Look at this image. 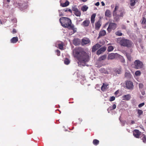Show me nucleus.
Returning <instances> with one entry per match:
<instances>
[{
    "label": "nucleus",
    "mask_w": 146,
    "mask_h": 146,
    "mask_svg": "<svg viewBox=\"0 0 146 146\" xmlns=\"http://www.w3.org/2000/svg\"><path fill=\"white\" fill-rule=\"evenodd\" d=\"M113 70L116 74H120L122 73V70L121 67L119 66L117 68H114Z\"/></svg>",
    "instance_id": "6e6552de"
},
{
    "label": "nucleus",
    "mask_w": 146,
    "mask_h": 146,
    "mask_svg": "<svg viewBox=\"0 0 146 146\" xmlns=\"http://www.w3.org/2000/svg\"><path fill=\"white\" fill-rule=\"evenodd\" d=\"M141 138L143 140V142L146 143V136L143 134L141 136Z\"/></svg>",
    "instance_id": "393cba45"
},
{
    "label": "nucleus",
    "mask_w": 146,
    "mask_h": 146,
    "mask_svg": "<svg viewBox=\"0 0 146 146\" xmlns=\"http://www.w3.org/2000/svg\"><path fill=\"white\" fill-rule=\"evenodd\" d=\"M17 32L16 30L15 29H13V31H12V33L13 34H15Z\"/></svg>",
    "instance_id": "603ef678"
},
{
    "label": "nucleus",
    "mask_w": 146,
    "mask_h": 146,
    "mask_svg": "<svg viewBox=\"0 0 146 146\" xmlns=\"http://www.w3.org/2000/svg\"><path fill=\"white\" fill-rule=\"evenodd\" d=\"M117 54V53H111L109 54L108 56V60H112L114 59L115 57Z\"/></svg>",
    "instance_id": "ddd939ff"
},
{
    "label": "nucleus",
    "mask_w": 146,
    "mask_h": 146,
    "mask_svg": "<svg viewBox=\"0 0 146 146\" xmlns=\"http://www.w3.org/2000/svg\"><path fill=\"white\" fill-rule=\"evenodd\" d=\"M119 119L120 121L121 122V125L123 126H124L125 124V121H121V120H120V118H119Z\"/></svg>",
    "instance_id": "de8ad7c7"
},
{
    "label": "nucleus",
    "mask_w": 146,
    "mask_h": 146,
    "mask_svg": "<svg viewBox=\"0 0 146 146\" xmlns=\"http://www.w3.org/2000/svg\"><path fill=\"white\" fill-rule=\"evenodd\" d=\"M113 16L115 21L118 22L119 20V14H117V12L113 13Z\"/></svg>",
    "instance_id": "f8f14e48"
},
{
    "label": "nucleus",
    "mask_w": 146,
    "mask_h": 146,
    "mask_svg": "<svg viewBox=\"0 0 146 146\" xmlns=\"http://www.w3.org/2000/svg\"><path fill=\"white\" fill-rule=\"evenodd\" d=\"M141 23L142 24H146V19L144 17H143V19Z\"/></svg>",
    "instance_id": "c03bdc74"
},
{
    "label": "nucleus",
    "mask_w": 146,
    "mask_h": 146,
    "mask_svg": "<svg viewBox=\"0 0 146 146\" xmlns=\"http://www.w3.org/2000/svg\"><path fill=\"white\" fill-rule=\"evenodd\" d=\"M101 25L100 21H98L95 24V28L96 30H98L100 28Z\"/></svg>",
    "instance_id": "5701e85b"
},
{
    "label": "nucleus",
    "mask_w": 146,
    "mask_h": 146,
    "mask_svg": "<svg viewBox=\"0 0 146 146\" xmlns=\"http://www.w3.org/2000/svg\"><path fill=\"white\" fill-rule=\"evenodd\" d=\"M106 32L105 30H102L99 33V36H104L106 35Z\"/></svg>",
    "instance_id": "a878e982"
},
{
    "label": "nucleus",
    "mask_w": 146,
    "mask_h": 146,
    "mask_svg": "<svg viewBox=\"0 0 146 146\" xmlns=\"http://www.w3.org/2000/svg\"><path fill=\"white\" fill-rule=\"evenodd\" d=\"M68 28L69 29H71L73 31V33H72L73 34L76 33V32L77 29L74 27L73 25H71V26H70V27Z\"/></svg>",
    "instance_id": "4be33fe9"
},
{
    "label": "nucleus",
    "mask_w": 146,
    "mask_h": 146,
    "mask_svg": "<svg viewBox=\"0 0 146 146\" xmlns=\"http://www.w3.org/2000/svg\"><path fill=\"white\" fill-rule=\"evenodd\" d=\"M64 63L66 65L70 63V61L67 58H66L64 61Z\"/></svg>",
    "instance_id": "f704fd0d"
},
{
    "label": "nucleus",
    "mask_w": 146,
    "mask_h": 146,
    "mask_svg": "<svg viewBox=\"0 0 146 146\" xmlns=\"http://www.w3.org/2000/svg\"><path fill=\"white\" fill-rule=\"evenodd\" d=\"M17 5L19 6L20 9L22 11L27 8L28 6L27 3L26 2H24L23 3H17Z\"/></svg>",
    "instance_id": "0eeeda50"
},
{
    "label": "nucleus",
    "mask_w": 146,
    "mask_h": 146,
    "mask_svg": "<svg viewBox=\"0 0 146 146\" xmlns=\"http://www.w3.org/2000/svg\"><path fill=\"white\" fill-rule=\"evenodd\" d=\"M74 14L77 17H80L81 15L80 11L79 10L74 12Z\"/></svg>",
    "instance_id": "c756f323"
},
{
    "label": "nucleus",
    "mask_w": 146,
    "mask_h": 146,
    "mask_svg": "<svg viewBox=\"0 0 146 146\" xmlns=\"http://www.w3.org/2000/svg\"><path fill=\"white\" fill-rule=\"evenodd\" d=\"M95 5L96 6H98L100 5V3L98 2L95 4Z\"/></svg>",
    "instance_id": "5fc2aeb1"
},
{
    "label": "nucleus",
    "mask_w": 146,
    "mask_h": 146,
    "mask_svg": "<svg viewBox=\"0 0 146 146\" xmlns=\"http://www.w3.org/2000/svg\"><path fill=\"white\" fill-rule=\"evenodd\" d=\"M137 0H130V5L131 6L134 5Z\"/></svg>",
    "instance_id": "7c9ffc66"
},
{
    "label": "nucleus",
    "mask_w": 146,
    "mask_h": 146,
    "mask_svg": "<svg viewBox=\"0 0 146 146\" xmlns=\"http://www.w3.org/2000/svg\"><path fill=\"white\" fill-rule=\"evenodd\" d=\"M135 123V122L134 121L132 120L131 121V123L130 124L131 125H132V124H134Z\"/></svg>",
    "instance_id": "4d7b16f0"
},
{
    "label": "nucleus",
    "mask_w": 146,
    "mask_h": 146,
    "mask_svg": "<svg viewBox=\"0 0 146 146\" xmlns=\"http://www.w3.org/2000/svg\"><path fill=\"white\" fill-rule=\"evenodd\" d=\"M69 4V2L67 1L66 0L65 3H60V5L62 6V7H65L67 6H68Z\"/></svg>",
    "instance_id": "6ab92c4d"
},
{
    "label": "nucleus",
    "mask_w": 146,
    "mask_h": 146,
    "mask_svg": "<svg viewBox=\"0 0 146 146\" xmlns=\"http://www.w3.org/2000/svg\"><path fill=\"white\" fill-rule=\"evenodd\" d=\"M108 85H105L104 84H103V85L101 87V89L102 91H104L105 89H106L107 88Z\"/></svg>",
    "instance_id": "473e14b6"
},
{
    "label": "nucleus",
    "mask_w": 146,
    "mask_h": 146,
    "mask_svg": "<svg viewBox=\"0 0 146 146\" xmlns=\"http://www.w3.org/2000/svg\"><path fill=\"white\" fill-rule=\"evenodd\" d=\"M126 55L128 60H130L131 59V55L129 53H126Z\"/></svg>",
    "instance_id": "4c0bfd02"
},
{
    "label": "nucleus",
    "mask_w": 146,
    "mask_h": 146,
    "mask_svg": "<svg viewBox=\"0 0 146 146\" xmlns=\"http://www.w3.org/2000/svg\"><path fill=\"white\" fill-rule=\"evenodd\" d=\"M59 21L61 25L63 27L69 28L72 24L71 20L66 17H62L59 19Z\"/></svg>",
    "instance_id": "7ed1b4c3"
},
{
    "label": "nucleus",
    "mask_w": 146,
    "mask_h": 146,
    "mask_svg": "<svg viewBox=\"0 0 146 146\" xmlns=\"http://www.w3.org/2000/svg\"><path fill=\"white\" fill-rule=\"evenodd\" d=\"M144 85L142 83H140L139 84V89H142Z\"/></svg>",
    "instance_id": "37998d69"
},
{
    "label": "nucleus",
    "mask_w": 146,
    "mask_h": 146,
    "mask_svg": "<svg viewBox=\"0 0 146 146\" xmlns=\"http://www.w3.org/2000/svg\"><path fill=\"white\" fill-rule=\"evenodd\" d=\"M18 41V38L17 37H14L12 38L11 40V43H15Z\"/></svg>",
    "instance_id": "a211bd4d"
},
{
    "label": "nucleus",
    "mask_w": 146,
    "mask_h": 146,
    "mask_svg": "<svg viewBox=\"0 0 146 146\" xmlns=\"http://www.w3.org/2000/svg\"><path fill=\"white\" fill-rule=\"evenodd\" d=\"M144 104H145L144 103H143V102L142 103H141L139 104L138 105V107L139 108H141V107H142L144 105Z\"/></svg>",
    "instance_id": "09e8293b"
},
{
    "label": "nucleus",
    "mask_w": 146,
    "mask_h": 146,
    "mask_svg": "<svg viewBox=\"0 0 146 146\" xmlns=\"http://www.w3.org/2000/svg\"><path fill=\"white\" fill-rule=\"evenodd\" d=\"M137 113L139 116H140L143 113V111L141 110L138 109L137 110Z\"/></svg>",
    "instance_id": "a19ab883"
},
{
    "label": "nucleus",
    "mask_w": 146,
    "mask_h": 146,
    "mask_svg": "<svg viewBox=\"0 0 146 146\" xmlns=\"http://www.w3.org/2000/svg\"><path fill=\"white\" fill-rule=\"evenodd\" d=\"M12 21H14L15 22L16 21V19H13L12 20H11Z\"/></svg>",
    "instance_id": "338daca9"
},
{
    "label": "nucleus",
    "mask_w": 146,
    "mask_h": 146,
    "mask_svg": "<svg viewBox=\"0 0 146 146\" xmlns=\"http://www.w3.org/2000/svg\"><path fill=\"white\" fill-rule=\"evenodd\" d=\"M123 100H129L131 98L130 94H128L126 95H124L123 96Z\"/></svg>",
    "instance_id": "f3484780"
},
{
    "label": "nucleus",
    "mask_w": 146,
    "mask_h": 146,
    "mask_svg": "<svg viewBox=\"0 0 146 146\" xmlns=\"http://www.w3.org/2000/svg\"><path fill=\"white\" fill-rule=\"evenodd\" d=\"M119 8L118 6L116 5L115 6V8H114V10L113 11V13L117 12H116V10L118 9Z\"/></svg>",
    "instance_id": "a18cd8bd"
},
{
    "label": "nucleus",
    "mask_w": 146,
    "mask_h": 146,
    "mask_svg": "<svg viewBox=\"0 0 146 146\" xmlns=\"http://www.w3.org/2000/svg\"><path fill=\"white\" fill-rule=\"evenodd\" d=\"M111 15V13L109 10H107L105 12V15L108 17H109Z\"/></svg>",
    "instance_id": "bb28decb"
},
{
    "label": "nucleus",
    "mask_w": 146,
    "mask_h": 146,
    "mask_svg": "<svg viewBox=\"0 0 146 146\" xmlns=\"http://www.w3.org/2000/svg\"><path fill=\"white\" fill-rule=\"evenodd\" d=\"M68 11H69L71 13H72V10L70 9H68Z\"/></svg>",
    "instance_id": "6e6d98bb"
},
{
    "label": "nucleus",
    "mask_w": 146,
    "mask_h": 146,
    "mask_svg": "<svg viewBox=\"0 0 146 146\" xmlns=\"http://www.w3.org/2000/svg\"><path fill=\"white\" fill-rule=\"evenodd\" d=\"M58 46L60 49L62 50L63 48V46L62 44L60 43L58 44Z\"/></svg>",
    "instance_id": "79ce46f5"
},
{
    "label": "nucleus",
    "mask_w": 146,
    "mask_h": 146,
    "mask_svg": "<svg viewBox=\"0 0 146 146\" xmlns=\"http://www.w3.org/2000/svg\"><path fill=\"white\" fill-rule=\"evenodd\" d=\"M119 93V91L118 90H117L116 91L115 93V95H116L117 94Z\"/></svg>",
    "instance_id": "680f3d73"
},
{
    "label": "nucleus",
    "mask_w": 146,
    "mask_h": 146,
    "mask_svg": "<svg viewBox=\"0 0 146 146\" xmlns=\"http://www.w3.org/2000/svg\"><path fill=\"white\" fill-rule=\"evenodd\" d=\"M141 94L143 95H144L145 94V92L144 91L141 92Z\"/></svg>",
    "instance_id": "bf43d9fd"
},
{
    "label": "nucleus",
    "mask_w": 146,
    "mask_h": 146,
    "mask_svg": "<svg viewBox=\"0 0 146 146\" xmlns=\"http://www.w3.org/2000/svg\"><path fill=\"white\" fill-rule=\"evenodd\" d=\"M79 41H80L79 39L78 38H74L73 40V43L75 45H78L80 44Z\"/></svg>",
    "instance_id": "dca6fc26"
},
{
    "label": "nucleus",
    "mask_w": 146,
    "mask_h": 146,
    "mask_svg": "<svg viewBox=\"0 0 146 146\" xmlns=\"http://www.w3.org/2000/svg\"><path fill=\"white\" fill-rule=\"evenodd\" d=\"M102 46L101 45L99 44L98 43H97L96 44L93 46L92 50V52H94L99 48H100Z\"/></svg>",
    "instance_id": "9d476101"
},
{
    "label": "nucleus",
    "mask_w": 146,
    "mask_h": 146,
    "mask_svg": "<svg viewBox=\"0 0 146 146\" xmlns=\"http://www.w3.org/2000/svg\"><path fill=\"white\" fill-rule=\"evenodd\" d=\"M135 74L136 76H139L141 74V72L140 71L137 70L135 73Z\"/></svg>",
    "instance_id": "ea45409f"
},
{
    "label": "nucleus",
    "mask_w": 146,
    "mask_h": 146,
    "mask_svg": "<svg viewBox=\"0 0 146 146\" xmlns=\"http://www.w3.org/2000/svg\"><path fill=\"white\" fill-rule=\"evenodd\" d=\"M141 132L137 129L134 130L133 132V135L134 137L137 138H139Z\"/></svg>",
    "instance_id": "9b49d317"
},
{
    "label": "nucleus",
    "mask_w": 146,
    "mask_h": 146,
    "mask_svg": "<svg viewBox=\"0 0 146 146\" xmlns=\"http://www.w3.org/2000/svg\"><path fill=\"white\" fill-rule=\"evenodd\" d=\"M82 44H86L89 43L90 40L88 38H84L82 39Z\"/></svg>",
    "instance_id": "2eb2a0df"
},
{
    "label": "nucleus",
    "mask_w": 146,
    "mask_h": 146,
    "mask_svg": "<svg viewBox=\"0 0 146 146\" xmlns=\"http://www.w3.org/2000/svg\"><path fill=\"white\" fill-rule=\"evenodd\" d=\"M58 11H59V16L60 17H62V16H63L64 15L63 14V13H60V10H59Z\"/></svg>",
    "instance_id": "864d4df0"
},
{
    "label": "nucleus",
    "mask_w": 146,
    "mask_h": 146,
    "mask_svg": "<svg viewBox=\"0 0 146 146\" xmlns=\"http://www.w3.org/2000/svg\"><path fill=\"white\" fill-rule=\"evenodd\" d=\"M113 49V48L112 46H109L108 48V52H110L112 51Z\"/></svg>",
    "instance_id": "c9c22d12"
},
{
    "label": "nucleus",
    "mask_w": 146,
    "mask_h": 146,
    "mask_svg": "<svg viewBox=\"0 0 146 146\" xmlns=\"http://www.w3.org/2000/svg\"><path fill=\"white\" fill-rule=\"evenodd\" d=\"M72 10L74 12L78 10V9L77 8L76 6H73L72 8Z\"/></svg>",
    "instance_id": "58836bf2"
},
{
    "label": "nucleus",
    "mask_w": 146,
    "mask_h": 146,
    "mask_svg": "<svg viewBox=\"0 0 146 146\" xmlns=\"http://www.w3.org/2000/svg\"><path fill=\"white\" fill-rule=\"evenodd\" d=\"M74 57L77 58L80 61L84 62H88L89 60V57L88 54L81 48H75L73 50Z\"/></svg>",
    "instance_id": "f257e3e1"
},
{
    "label": "nucleus",
    "mask_w": 146,
    "mask_h": 146,
    "mask_svg": "<svg viewBox=\"0 0 146 146\" xmlns=\"http://www.w3.org/2000/svg\"><path fill=\"white\" fill-rule=\"evenodd\" d=\"M115 34L116 35L119 36H121L122 35V33L120 32V31H117L115 33Z\"/></svg>",
    "instance_id": "e433bc0d"
},
{
    "label": "nucleus",
    "mask_w": 146,
    "mask_h": 146,
    "mask_svg": "<svg viewBox=\"0 0 146 146\" xmlns=\"http://www.w3.org/2000/svg\"><path fill=\"white\" fill-rule=\"evenodd\" d=\"M90 23V21L89 20H86L82 23L81 25L84 27H87L89 26Z\"/></svg>",
    "instance_id": "4468645a"
},
{
    "label": "nucleus",
    "mask_w": 146,
    "mask_h": 146,
    "mask_svg": "<svg viewBox=\"0 0 146 146\" xmlns=\"http://www.w3.org/2000/svg\"><path fill=\"white\" fill-rule=\"evenodd\" d=\"M122 28L123 29H126V27L124 25H123V26L122 27Z\"/></svg>",
    "instance_id": "0e129e2a"
},
{
    "label": "nucleus",
    "mask_w": 146,
    "mask_h": 146,
    "mask_svg": "<svg viewBox=\"0 0 146 146\" xmlns=\"http://www.w3.org/2000/svg\"><path fill=\"white\" fill-rule=\"evenodd\" d=\"M99 141L96 139H94L93 141V144L95 145H98L99 143Z\"/></svg>",
    "instance_id": "2f4dec72"
},
{
    "label": "nucleus",
    "mask_w": 146,
    "mask_h": 146,
    "mask_svg": "<svg viewBox=\"0 0 146 146\" xmlns=\"http://www.w3.org/2000/svg\"><path fill=\"white\" fill-rule=\"evenodd\" d=\"M115 99V97L114 96H112L110 98L109 100L110 102H112L114 101Z\"/></svg>",
    "instance_id": "49530a36"
},
{
    "label": "nucleus",
    "mask_w": 146,
    "mask_h": 146,
    "mask_svg": "<svg viewBox=\"0 0 146 146\" xmlns=\"http://www.w3.org/2000/svg\"><path fill=\"white\" fill-rule=\"evenodd\" d=\"M116 108V105L115 104H113L112 107L110 106L109 108L107 109L108 111V110L109 109H110V110H112L115 109Z\"/></svg>",
    "instance_id": "72a5a7b5"
},
{
    "label": "nucleus",
    "mask_w": 146,
    "mask_h": 146,
    "mask_svg": "<svg viewBox=\"0 0 146 146\" xmlns=\"http://www.w3.org/2000/svg\"><path fill=\"white\" fill-rule=\"evenodd\" d=\"M88 8V7L87 5H84L81 8V10L83 12L86 11Z\"/></svg>",
    "instance_id": "cd10ccee"
},
{
    "label": "nucleus",
    "mask_w": 146,
    "mask_h": 146,
    "mask_svg": "<svg viewBox=\"0 0 146 146\" xmlns=\"http://www.w3.org/2000/svg\"><path fill=\"white\" fill-rule=\"evenodd\" d=\"M127 23H129V21H127Z\"/></svg>",
    "instance_id": "774afa93"
},
{
    "label": "nucleus",
    "mask_w": 146,
    "mask_h": 146,
    "mask_svg": "<svg viewBox=\"0 0 146 146\" xmlns=\"http://www.w3.org/2000/svg\"><path fill=\"white\" fill-rule=\"evenodd\" d=\"M131 74L130 72H125V76L126 78L127 79H129L131 78Z\"/></svg>",
    "instance_id": "412c9836"
},
{
    "label": "nucleus",
    "mask_w": 146,
    "mask_h": 146,
    "mask_svg": "<svg viewBox=\"0 0 146 146\" xmlns=\"http://www.w3.org/2000/svg\"><path fill=\"white\" fill-rule=\"evenodd\" d=\"M4 1H6L8 3H9L10 1V0H4Z\"/></svg>",
    "instance_id": "e2e57ef3"
},
{
    "label": "nucleus",
    "mask_w": 146,
    "mask_h": 146,
    "mask_svg": "<svg viewBox=\"0 0 146 146\" xmlns=\"http://www.w3.org/2000/svg\"><path fill=\"white\" fill-rule=\"evenodd\" d=\"M100 72L102 73H104L105 74H108V72L104 68H101L99 70Z\"/></svg>",
    "instance_id": "b1692460"
},
{
    "label": "nucleus",
    "mask_w": 146,
    "mask_h": 146,
    "mask_svg": "<svg viewBox=\"0 0 146 146\" xmlns=\"http://www.w3.org/2000/svg\"><path fill=\"white\" fill-rule=\"evenodd\" d=\"M101 3L102 6H104L105 5V4L103 1H102Z\"/></svg>",
    "instance_id": "052dcab7"
},
{
    "label": "nucleus",
    "mask_w": 146,
    "mask_h": 146,
    "mask_svg": "<svg viewBox=\"0 0 146 146\" xmlns=\"http://www.w3.org/2000/svg\"><path fill=\"white\" fill-rule=\"evenodd\" d=\"M116 27V25L115 23H110L107 29V30L109 32L111 31V29L114 30Z\"/></svg>",
    "instance_id": "39448f33"
},
{
    "label": "nucleus",
    "mask_w": 146,
    "mask_h": 146,
    "mask_svg": "<svg viewBox=\"0 0 146 146\" xmlns=\"http://www.w3.org/2000/svg\"><path fill=\"white\" fill-rule=\"evenodd\" d=\"M126 88L128 90H133V83L130 81H126Z\"/></svg>",
    "instance_id": "423d86ee"
},
{
    "label": "nucleus",
    "mask_w": 146,
    "mask_h": 146,
    "mask_svg": "<svg viewBox=\"0 0 146 146\" xmlns=\"http://www.w3.org/2000/svg\"><path fill=\"white\" fill-rule=\"evenodd\" d=\"M81 1L83 2H86L87 0H80Z\"/></svg>",
    "instance_id": "69168bd1"
},
{
    "label": "nucleus",
    "mask_w": 146,
    "mask_h": 146,
    "mask_svg": "<svg viewBox=\"0 0 146 146\" xmlns=\"http://www.w3.org/2000/svg\"><path fill=\"white\" fill-rule=\"evenodd\" d=\"M56 52L57 53V54L58 56H59L60 55V51L59 50H56Z\"/></svg>",
    "instance_id": "8fccbe9b"
},
{
    "label": "nucleus",
    "mask_w": 146,
    "mask_h": 146,
    "mask_svg": "<svg viewBox=\"0 0 146 146\" xmlns=\"http://www.w3.org/2000/svg\"><path fill=\"white\" fill-rule=\"evenodd\" d=\"M106 55L104 54L102 55V56L100 57L98 59V60L100 61L104 60L106 58Z\"/></svg>",
    "instance_id": "c85d7f7f"
},
{
    "label": "nucleus",
    "mask_w": 146,
    "mask_h": 146,
    "mask_svg": "<svg viewBox=\"0 0 146 146\" xmlns=\"http://www.w3.org/2000/svg\"><path fill=\"white\" fill-rule=\"evenodd\" d=\"M106 49V47L105 46L100 48L97 51V54L98 55H99L102 53L103 52L105 51Z\"/></svg>",
    "instance_id": "1a4fd4ad"
},
{
    "label": "nucleus",
    "mask_w": 146,
    "mask_h": 146,
    "mask_svg": "<svg viewBox=\"0 0 146 146\" xmlns=\"http://www.w3.org/2000/svg\"><path fill=\"white\" fill-rule=\"evenodd\" d=\"M124 14V13H123V12H121L120 13V14L119 15V17H123V16Z\"/></svg>",
    "instance_id": "3c124183"
},
{
    "label": "nucleus",
    "mask_w": 146,
    "mask_h": 146,
    "mask_svg": "<svg viewBox=\"0 0 146 146\" xmlns=\"http://www.w3.org/2000/svg\"><path fill=\"white\" fill-rule=\"evenodd\" d=\"M116 41L121 46L128 48H133L134 46V44L131 41L123 38H117Z\"/></svg>",
    "instance_id": "f03ea898"
},
{
    "label": "nucleus",
    "mask_w": 146,
    "mask_h": 146,
    "mask_svg": "<svg viewBox=\"0 0 146 146\" xmlns=\"http://www.w3.org/2000/svg\"><path fill=\"white\" fill-rule=\"evenodd\" d=\"M68 8H66L64 9L63 10L65 12H66L68 11Z\"/></svg>",
    "instance_id": "13d9d810"
},
{
    "label": "nucleus",
    "mask_w": 146,
    "mask_h": 146,
    "mask_svg": "<svg viewBox=\"0 0 146 146\" xmlns=\"http://www.w3.org/2000/svg\"><path fill=\"white\" fill-rule=\"evenodd\" d=\"M96 16L95 14H93L91 16V21L92 24H94L95 21V19Z\"/></svg>",
    "instance_id": "aec40b11"
},
{
    "label": "nucleus",
    "mask_w": 146,
    "mask_h": 146,
    "mask_svg": "<svg viewBox=\"0 0 146 146\" xmlns=\"http://www.w3.org/2000/svg\"><path fill=\"white\" fill-rule=\"evenodd\" d=\"M134 68L136 69L141 68L143 65L142 62L139 60H136L134 63Z\"/></svg>",
    "instance_id": "20e7f679"
}]
</instances>
